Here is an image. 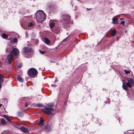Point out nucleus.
Instances as JSON below:
<instances>
[{
  "label": "nucleus",
  "mask_w": 134,
  "mask_h": 134,
  "mask_svg": "<svg viewBox=\"0 0 134 134\" xmlns=\"http://www.w3.org/2000/svg\"><path fill=\"white\" fill-rule=\"evenodd\" d=\"M37 21L40 23L44 20L46 15L42 10L37 11L35 14Z\"/></svg>",
  "instance_id": "1"
},
{
  "label": "nucleus",
  "mask_w": 134,
  "mask_h": 134,
  "mask_svg": "<svg viewBox=\"0 0 134 134\" xmlns=\"http://www.w3.org/2000/svg\"><path fill=\"white\" fill-rule=\"evenodd\" d=\"M126 80L128 82L126 83H123L122 86V87L123 89L125 91L128 90V87L131 88L132 85L134 86V80L132 78H127Z\"/></svg>",
  "instance_id": "2"
},
{
  "label": "nucleus",
  "mask_w": 134,
  "mask_h": 134,
  "mask_svg": "<svg viewBox=\"0 0 134 134\" xmlns=\"http://www.w3.org/2000/svg\"><path fill=\"white\" fill-rule=\"evenodd\" d=\"M37 70L35 68H31L29 69L27 71L28 76L32 78L36 77L38 74Z\"/></svg>",
  "instance_id": "3"
},
{
  "label": "nucleus",
  "mask_w": 134,
  "mask_h": 134,
  "mask_svg": "<svg viewBox=\"0 0 134 134\" xmlns=\"http://www.w3.org/2000/svg\"><path fill=\"white\" fill-rule=\"evenodd\" d=\"M44 109H42V111L44 113L49 115H52V111L54 110V109L52 108H48L46 106H44Z\"/></svg>",
  "instance_id": "4"
},
{
  "label": "nucleus",
  "mask_w": 134,
  "mask_h": 134,
  "mask_svg": "<svg viewBox=\"0 0 134 134\" xmlns=\"http://www.w3.org/2000/svg\"><path fill=\"white\" fill-rule=\"evenodd\" d=\"M14 56L11 54L9 53L7 55V60L8 62L7 63L8 64H10L14 60L13 58Z\"/></svg>",
  "instance_id": "5"
},
{
  "label": "nucleus",
  "mask_w": 134,
  "mask_h": 134,
  "mask_svg": "<svg viewBox=\"0 0 134 134\" xmlns=\"http://www.w3.org/2000/svg\"><path fill=\"white\" fill-rule=\"evenodd\" d=\"M19 52V51L18 49L13 47L12 49V51L9 53L13 56H16L17 55L18 53Z\"/></svg>",
  "instance_id": "6"
},
{
  "label": "nucleus",
  "mask_w": 134,
  "mask_h": 134,
  "mask_svg": "<svg viewBox=\"0 0 134 134\" xmlns=\"http://www.w3.org/2000/svg\"><path fill=\"white\" fill-rule=\"evenodd\" d=\"M64 22L66 24H69L70 23V16L68 15H67L65 17L64 20Z\"/></svg>",
  "instance_id": "7"
},
{
  "label": "nucleus",
  "mask_w": 134,
  "mask_h": 134,
  "mask_svg": "<svg viewBox=\"0 0 134 134\" xmlns=\"http://www.w3.org/2000/svg\"><path fill=\"white\" fill-rule=\"evenodd\" d=\"M43 129L45 131L47 132H50L52 130L51 126L49 125L45 126L43 128Z\"/></svg>",
  "instance_id": "8"
},
{
  "label": "nucleus",
  "mask_w": 134,
  "mask_h": 134,
  "mask_svg": "<svg viewBox=\"0 0 134 134\" xmlns=\"http://www.w3.org/2000/svg\"><path fill=\"white\" fill-rule=\"evenodd\" d=\"M19 129L22 132L24 133H28L29 132V130L27 129L24 126H21L20 127Z\"/></svg>",
  "instance_id": "9"
},
{
  "label": "nucleus",
  "mask_w": 134,
  "mask_h": 134,
  "mask_svg": "<svg viewBox=\"0 0 134 134\" xmlns=\"http://www.w3.org/2000/svg\"><path fill=\"white\" fill-rule=\"evenodd\" d=\"M3 117L5 118L9 122V123L11 125H14V122L11 121V119L8 116L5 115H4Z\"/></svg>",
  "instance_id": "10"
},
{
  "label": "nucleus",
  "mask_w": 134,
  "mask_h": 134,
  "mask_svg": "<svg viewBox=\"0 0 134 134\" xmlns=\"http://www.w3.org/2000/svg\"><path fill=\"white\" fill-rule=\"evenodd\" d=\"M40 120L38 124V125L39 126L42 127L44 126V121L42 117L40 118Z\"/></svg>",
  "instance_id": "11"
},
{
  "label": "nucleus",
  "mask_w": 134,
  "mask_h": 134,
  "mask_svg": "<svg viewBox=\"0 0 134 134\" xmlns=\"http://www.w3.org/2000/svg\"><path fill=\"white\" fill-rule=\"evenodd\" d=\"M24 52L25 53L30 52L32 51L31 49L28 47H24Z\"/></svg>",
  "instance_id": "12"
},
{
  "label": "nucleus",
  "mask_w": 134,
  "mask_h": 134,
  "mask_svg": "<svg viewBox=\"0 0 134 134\" xmlns=\"http://www.w3.org/2000/svg\"><path fill=\"white\" fill-rule=\"evenodd\" d=\"M4 80V77L1 74H0V88H2V85L1 83L3 82Z\"/></svg>",
  "instance_id": "13"
},
{
  "label": "nucleus",
  "mask_w": 134,
  "mask_h": 134,
  "mask_svg": "<svg viewBox=\"0 0 134 134\" xmlns=\"http://www.w3.org/2000/svg\"><path fill=\"white\" fill-rule=\"evenodd\" d=\"M113 23L115 24H118V20L115 17H113L112 19Z\"/></svg>",
  "instance_id": "14"
},
{
  "label": "nucleus",
  "mask_w": 134,
  "mask_h": 134,
  "mask_svg": "<svg viewBox=\"0 0 134 134\" xmlns=\"http://www.w3.org/2000/svg\"><path fill=\"white\" fill-rule=\"evenodd\" d=\"M34 106L35 107H43L44 106L42 104L40 103H37V104H34Z\"/></svg>",
  "instance_id": "15"
},
{
  "label": "nucleus",
  "mask_w": 134,
  "mask_h": 134,
  "mask_svg": "<svg viewBox=\"0 0 134 134\" xmlns=\"http://www.w3.org/2000/svg\"><path fill=\"white\" fill-rule=\"evenodd\" d=\"M17 79L18 81L21 82H23V79L20 75L18 76L17 77Z\"/></svg>",
  "instance_id": "16"
},
{
  "label": "nucleus",
  "mask_w": 134,
  "mask_h": 134,
  "mask_svg": "<svg viewBox=\"0 0 134 134\" xmlns=\"http://www.w3.org/2000/svg\"><path fill=\"white\" fill-rule=\"evenodd\" d=\"M116 31L115 29H113L112 30L111 32V36H114L116 34Z\"/></svg>",
  "instance_id": "17"
},
{
  "label": "nucleus",
  "mask_w": 134,
  "mask_h": 134,
  "mask_svg": "<svg viewBox=\"0 0 134 134\" xmlns=\"http://www.w3.org/2000/svg\"><path fill=\"white\" fill-rule=\"evenodd\" d=\"M46 105L49 107V108H51V107H53L54 106V104L53 102H51L48 103Z\"/></svg>",
  "instance_id": "18"
},
{
  "label": "nucleus",
  "mask_w": 134,
  "mask_h": 134,
  "mask_svg": "<svg viewBox=\"0 0 134 134\" xmlns=\"http://www.w3.org/2000/svg\"><path fill=\"white\" fill-rule=\"evenodd\" d=\"M55 26V23L53 22H52L49 23V26L51 28H53Z\"/></svg>",
  "instance_id": "19"
},
{
  "label": "nucleus",
  "mask_w": 134,
  "mask_h": 134,
  "mask_svg": "<svg viewBox=\"0 0 134 134\" xmlns=\"http://www.w3.org/2000/svg\"><path fill=\"white\" fill-rule=\"evenodd\" d=\"M44 40L46 43L47 44H48L50 43V41L47 38H44Z\"/></svg>",
  "instance_id": "20"
},
{
  "label": "nucleus",
  "mask_w": 134,
  "mask_h": 134,
  "mask_svg": "<svg viewBox=\"0 0 134 134\" xmlns=\"http://www.w3.org/2000/svg\"><path fill=\"white\" fill-rule=\"evenodd\" d=\"M18 42V40L16 38H14L11 40V42L16 43Z\"/></svg>",
  "instance_id": "21"
},
{
  "label": "nucleus",
  "mask_w": 134,
  "mask_h": 134,
  "mask_svg": "<svg viewBox=\"0 0 134 134\" xmlns=\"http://www.w3.org/2000/svg\"><path fill=\"white\" fill-rule=\"evenodd\" d=\"M1 122L3 125L7 124V122L5 120L4 118H2L1 119Z\"/></svg>",
  "instance_id": "22"
},
{
  "label": "nucleus",
  "mask_w": 134,
  "mask_h": 134,
  "mask_svg": "<svg viewBox=\"0 0 134 134\" xmlns=\"http://www.w3.org/2000/svg\"><path fill=\"white\" fill-rule=\"evenodd\" d=\"M2 36L4 38L6 39L8 37V35L5 33H3Z\"/></svg>",
  "instance_id": "23"
},
{
  "label": "nucleus",
  "mask_w": 134,
  "mask_h": 134,
  "mask_svg": "<svg viewBox=\"0 0 134 134\" xmlns=\"http://www.w3.org/2000/svg\"><path fill=\"white\" fill-rule=\"evenodd\" d=\"M34 25L33 22H31L29 24L28 26V27H32L34 26Z\"/></svg>",
  "instance_id": "24"
},
{
  "label": "nucleus",
  "mask_w": 134,
  "mask_h": 134,
  "mask_svg": "<svg viewBox=\"0 0 134 134\" xmlns=\"http://www.w3.org/2000/svg\"><path fill=\"white\" fill-rule=\"evenodd\" d=\"M14 125L15 127L17 128L18 129H19L20 128L18 127V125L17 123H14V125Z\"/></svg>",
  "instance_id": "25"
},
{
  "label": "nucleus",
  "mask_w": 134,
  "mask_h": 134,
  "mask_svg": "<svg viewBox=\"0 0 134 134\" xmlns=\"http://www.w3.org/2000/svg\"><path fill=\"white\" fill-rule=\"evenodd\" d=\"M124 71L126 74H129L130 73V71L129 70H124Z\"/></svg>",
  "instance_id": "26"
},
{
  "label": "nucleus",
  "mask_w": 134,
  "mask_h": 134,
  "mask_svg": "<svg viewBox=\"0 0 134 134\" xmlns=\"http://www.w3.org/2000/svg\"><path fill=\"white\" fill-rule=\"evenodd\" d=\"M48 7L49 8L51 9H52L54 8V6L53 5L50 4L49 5Z\"/></svg>",
  "instance_id": "27"
},
{
  "label": "nucleus",
  "mask_w": 134,
  "mask_h": 134,
  "mask_svg": "<svg viewBox=\"0 0 134 134\" xmlns=\"http://www.w3.org/2000/svg\"><path fill=\"white\" fill-rule=\"evenodd\" d=\"M125 21H122L121 22V23H120V24L123 25L125 24Z\"/></svg>",
  "instance_id": "28"
},
{
  "label": "nucleus",
  "mask_w": 134,
  "mask_h": 134,
  "mask_svg": "<svg viewBox=\"0 0 134 134\" xmlns=\"http://www.w3.org/2000/svg\"><path fill=\"white\" fill-rule=\"evenodd\" d=\"M40 52L41 54H43L46 53V52L44 51H41V50H40Z\"/></svg>",
  "instance_id": "29"
},
{
  "label": "nucleus",
  "mask_w": 134,
  "mask_h": 134,
  "mask_svg": "<svg viewBox=\"0 0 134 134\" xmlns=\"http://www.w3.org/2000/svg\"><path fill=\"white\" fill-rule=\"evenodd\" d=\"M68 38H65L64 40L63 41V42H66L68 41Z\"/></svg>",
  "instance_id": "30"
},
{
  "label": "nucleus",
  "mask_w": 134,
  "mask_h": 134,
  "mask_svg": "<svg viewBox=\"0 0 134 134\" xmlns=\"http://www.w3.org/2000/svg\"><path fill=\"white\" fill-rule=\"evenodd\" d=\"M2 63L0 61V67H2Z\"/></svg>",
  "instance_id": "31"
},
{
  "label": "nucleus",
  "mask_w": 134,
  "mask_h": 134,
  "mask_svg": "<svg viewBox=\"0 0 134 134\" xmlns=\"http://www.w3.org/2000/svg\"><path fill=\"white\" fill-rule=\"evenodd\" d=\"M28 105V104L27 103H26L25 104V106L26 107H27Z\"/></svg>",
  "instance_id": "32"
},
{
  "label": "nucleus",
  "mask_w": 134,
  "mask_h": 134,
  "mask_svg": "<svg viewBox=\"0 0 134 134\" xmlns=\"http://www.w3.org/2000/svg\"><path fill=\"white\" fill-rule=\"evenodd\" d=\"M8 48H7L6 49V50H5V51H6V52H8Z\"/></svg>",
  "instance_id": "33"
},
{
  "label": "nucleus",
  "mask_w": 134,
  "mask_h": 134,
  "mask_svg": "<svg viewBox=\"0 0 134 134\" xmlns=\"http://www.w3.org/2000/svg\"><path fill=\"white\" fill-rule=\"evenodd\" d=\"M105 37H108V35L107 34H106L105 35Z\"/></svg>",
  "instance_id": "34"
},
{
  "label": "nucleus",
  "mask_w": 134,
  "mask_h": 134,
  "mask_svg": "<svg viewBox=\"0 0 134 134\" xmlns=\"http://www.w3.org/2000/svg\"><path fill=\"white\" fill-rule=\"evenodd\" d=\"M2 106V104H0V108Z\"/></svg>",
  "instance_id": "35"
},
{
  "label": "nucleus",
  "mask_w": 134,
  "mask_h": 134,
  "mask_svg": "<svg viewBox=\"0 0 134 134\" xmlns=\"http://www.w3.org/2000/svg\"><path fill=\"white\" fill-rule=\"evenodd\" d=\"M132 96L133 97H134V94H133V95H132Z\"/></svg>",
  "instance_id": "36"
},
{
  "label": "nucleus",
  "mask_w": 134,
  "mask_h": 134,
  "mask_svg": "<svg viewBox=\"0 0 134 134\" xmlns=\"http://www.w3.org/2000/svg\"><path fill=\"white\" fill-rule=\"evenodd\" d=\"M19 68H21V66H19Z\"/></svg>",
  "instance_id": "37"
},
{
  "label": "nucleus",
  "mask_w": 134,
  "mask_h": 134,
  "mask_svg": "<svg viewBox=\"0 0 134 134\" xmlns=\"http://www.w3.org/2000/svg\"><path fill=\"white\" fill-rule=\"evenodd\" d=\"M87 9L88 10V8H87Z\"/></svg>",
  "instance_id": "38"
},
{
  "label": "nucleus",
  "mask_w": 134,
  "mask_h": 134,
  "mask_svg": "<svg viewBox=\"0 0 134 134\" xmlns=\"http://www.w3.org/2000/svg\"><path fill=\"white\" fill-rule=\"evenodd\" d=\"M133 134H134V133Z\"/></svg>",
  "instance_id": "39"
}]
</instances>
